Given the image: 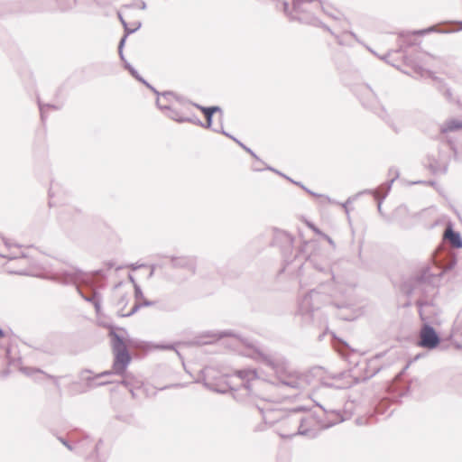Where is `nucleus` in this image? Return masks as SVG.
Listing matches in <instances>:
<instances>
[{"mask_svg": "<svg viewBox=\"0 0 462 462\" xmlns=\"http://www.w3.org/2000/svg\"><path fill=\"white\" fill-rule=\"evenodd\" d=\"M331 414L335 416V419L324 420L320 415L312 412L307 406L299 405L287 411L284 414H280V411H277V413L273 414L274 416L270 419L269 423L273 424L276 421H282L298 424L295 433L288 436L282 435V438L301 435L310 439H316L318 437L317 427L320 430H326L344 421L340 411H332Z\"/></svg>", "mask_w": 462, "mask_h": 462, "instance_id": "f257e3e1", "label": "nucleus"}, {"mask_svg": "<svg viewBox=\"0 0 462 462\" xmlns=\"http://www.w3.org/2000/svg\"><path fill=\"white\" fill-rule=\"evenodd\" d=\"M235 377L240 381L235 383L233 381H227L233 398L239 402H246L254 405L262 414L263 420L269 423V416L277 413V411L266 408L268 404L264 399L255 400L258 396L256 390L263 382L260 380L255 369H240L235 372Z\"/></svg>", "mask_w": 462, "mask_h": 462, "instance_id": "f03ea898", "label": "nucleus"}, {"mask_svg": "<svg viewBox=\"0 0 462 462\" xmlns=\"http://www.w3.org/2000/svg\"><path fill=\"white\" fill-rule=\"evenodd\" d=\"M95 275H103V270L97 269L92 271L90 273H87L82 271L78 267L71 266L68 269H57L55 270L50 280L60 283L62 285H75L78 293L81 296V298L87 302L91 303L94 308L97 317L101 315L102 308V295L97 290H94V292L91 295H87L83 292L81 288L78 285V283H84L91 288H95V283L93 281V276Z\"/></svg>", "mask_w": 462, "mask_h": 462, "instance_id": "7ed1b4c3", "label": "nucleus"}, {"mask_svg": "<svg viewBox=\"0 0 462 462\" xmlns=\"http://www.w3.org/2000/svg\"><path fill=\"white\" fill-rule=\"evenodd\" d=\"M100 325L109 329L108 337L111 340L112 352L114 355L113 369L116 375H124L132 361L130 347H137L143 342L135 338H125L127 330L125 328L116 327L111 323L101 322Z\"/></svg>", "mask_w": 462, "mask_h": 462, "instance_id": "20e7f679", "label": "nucleus"}, {"mask_svg": "<svg viewBox=\"0 0 462 462\" xmlns=\"http://www.w3.org/2000/svg\"><path fill=\"white\" fill-rule=\"evenodd\" d=\"M263 363L274 370L278 383L294 390H304L311 384L310 372L299 373L287 370V363L283 358H275L272 356L260 353Z\"/></svg>", "mask_w": 462, "mask_h": 462, "instance_id": "39448f33", "label": "nucleus"}, {"mask_svg": "<svg viewBox=\"0 0 462 462\" xmlns=\"http://www.w3.org/2000/svg\"><path fill=\"white\" fill-rule=\"evenodd\" d=\"M293 245L294 236L291 234L284 230L274 229L272 245L279 247L282 254L284 266L282 272H284L286 269L290 271L293 264L300 259L303 251H305L307 247L317 245V242L312 240L303 241L302 245L297 248L294 254Z\"/></svg>", "mask_w": 462, "mask_h": 462, "instance_id": "423d86ee", "label": "nucleus"}, {"mask_svg": "<svg viewBox=\"0 0 462 462\" xmlns=\"http://www.w3.org/2000/svg\"><path fill=\"white\" fill-rule=\"evenodd\" d=\"M352 91L365 109L373 111L381 117L387 114L384 107L381 106L376 93L369 84H356L353 87Z\"/></svg>", "mask_w": 462, "mask_h": 462, "instance_id": "0eeeda50", "label": "nucleus"}, {"mask_svg": "<svg viewBox=\"0 0 462 462\" xmlns=\"http://www.w3.org/2000/svg\"><path fill=\"white\" fill-rule=\"evenodd\" d=\"M75 445L79 448L75 449V453L79 456H85L86 459L89 462H105L106 456L101 454L99 449L103 445V439H99L97 442L87 434H84L80 439L75 440Z\"/></svg>", "mask_w": 462, "mask_h": 462, "instance_id": "6e6552de", "label": "nucleus"}, {"mask_svg": "<svg viewBox=\"0 0 462 462\" xmlns=\"http://www.w3.org/2000/svg\"><path fill=\"white\" fill-rule=\"evenodd\" d=\"M435 275L429 266L423 267L417 273L410 276L402 284V290L407 296H411L417 290H423L424 287L433 284Z\"/></svg>", "mask_w": 462, "mask_h": 462, "instance_id": "1a4fd4ad", "label": "nucleus"}, {"mask_svg": "<svg viewBox=\"0 0 462 462\" xmlns=\"http://www.w3.org/2000/svg\"><path fill=\"white\" fill-rule=\"evenodd\" d=\"M306 264L311 266L320 273L327 274L330 277V280L334 279L329 264L327 262L319 261L314 254H307L306 250L303 251L300 259L293 264L289 272L291 273H295L296 275L300 277L303 274V269Z\"/></svg>", "mask_w": 462, "mask_h": 462, "instance_id": "9d476101", "label": "nucleus"}, {"mask_svg": "<svg viewBox=\"0 0 462 462\" xmlns=\"http://www.w3.org/2000/svg\"><path fill=\"white\" fill-rule=\"evenodd\" d=\"M450 162L449 154L441 147L438 149V154H427L424 166L433 174H446Z\"/></svg>", "mask_w": 462, "mask_h": 462, "instance_id": "9b49d317", "label": "nucleus"}, {"mask_svg": "<svg viewBox=\"0 0 462 462\" xmlns=\"http://www.w3.org/2000/svg\"><path fill=\"white\" fill-rule=\"evenodd\" d=\"M2 256L8 258L5 264V270L8 273L29 275V258L25 253L21 252L20 254H16L14 252H11L8 254H2Z\"/></svg>", "mask_w": 462, "mask_h": 462, "instance_id": "f8f14e48", "label": "nucleus"}, {"mask_svg": "<svg viewBox=\"0 0 462 462\" xmlns=\"http://www.w3.org/2000/svg\"><path fill=\"white\" fill-rule=\"evenodd\" d=\"M441 342V337L434 327L429 322L424 323L420 330L418 345L423 348L433 350Z\"/></svg>", "mask_w": 462, "mask_h": 462, "instance_id": "ddd939ff", "label": "nucleus"}, {"mask_svg": "<svg viewBox=\"0 0 462 462\" xmlns=\"http://www.w3.org/2000/svg\"><path fill=\"white\" fill-rule=\"evenodd\" d=\"M314 296H319V292L316 289H311L298 303V313L307 323L312 321L313 312L319 309V306L313 302Z\"/></svg>", "mask_w": 462, "mask_h": 462, "instance_id": "4468645a", "label": "nucleus"}, {"mask_svg": "<svg viewBox=\"0 0 462 462\" xmlns=\"http://www.w3.org/2000/svg\"><path fill=\"white\" fill-rule=\"evenodd\" d=\"M172 268L189 272L192 275L197 273V257L194 255L170 256Z\"/></svg>", "mask_w": 462, "mask_h": 462, "instance_id": "2eb2a0df", "label": "nucleus"}, {"mask_svg": "<svg viewBox=\"0 0 462 462\" xmlns=\"http://www.w3.org/2000/svg\"><path fill=\"white\" fill-rule=\"evenodd\" d=\"M92 371L89 369H83L79 373V378L85 383L86 389L81 391L82 393L87 392L88 390L103 386L111 383V381H98L100 377H97V374L91 375Z\"/></svg>", "mask_w": 462, "mask_h": 462, "instance_id": "dca6fc26", "label": "nucleus"}, {"mask_svg": "<svg viewBox=\"0 0 462 462\" xmlns=\"http://www.w3.org/2000/svg\"><path fill=\"white\" fill-rule=\"evenodd\" d=\"M415 72L420 74L421 77L427 76L437 80L439 91L443 94V96L446 97L448 101L451 102L453 100L451 89L441 79L435 77L434 73L431 70L425 69L422 67H417L415 69Z\"/></svg>", "mask_w": 462, "mask_h": 462, "instance_id": "f3484780", "label": "nucleus"}, {"mask_svg": "<svg viewBox=\"0 0 462 462\" xmlns=\"http://www.w3.org/2000/svg\"><path fill=\"white\" fill-rule=\"evenodd\" d=\"M37 103L42 124H45L47 120V112L49 110H60L62 107V100L59 99L56 102L46 101L43 97L40 95H37Z\"/></svg>", "mask_w": 462, "mask_h": 462, "instance_id": "a211bd4d", "label": "nucleus"}, {"mask_svg": "<svg viewBox=\"0 0 462 462\" xmlns=\"http://www.w3.org/2000/svg\"><path fill=\"white\" fill-rule=\"evenodd\" d=\"M276 2V9L282 10L284 15L288 18L290 22H298L302 24L305 17H300L299 15L293 13V0L291 1V5L289 0H274Z\"/></svg>", "mask_w": 462, "mask_h": 462, "instance_id": "6ab92c4d", "label": "nucleus"}, {"mask_svg": "<svg viewBox=\"0 0 462 462\" xmlns=\"http://www.w3.org/2000/svg\"><path fill=\"white\" fill-rule=\"evenodd\" d=\"M384 356V353H380L375 355L373 358L369 359L366 363V366L364 370V376L359 377L360 383H365L367 380L374 377L375 374H377L383 368L382 365H376L375 362L383 357Z\"/></svg>", "mask_w": 462, "mask_h": 462, "instance_id": "aec40b11", "label": "nucleus"}, {"mask_svg": "<svg viewBox=\"0 0 462 462\" xmlns=\"http://www.w3.org/2000/svg\"><path fill=\"white\" fill-rule=\"evenodd\" d=\"M329 379L334 380L336 383H350L351 387L360 383V379L358 376H352L350 370H344L338 373L330 374L328 375Z\"/></svg>", "mask_w": 462, "mask_h": 462, "instance_id": "412c9836", "label": "nucleus"}, {"mask_svg": "<svg viewBox=\"0 0 462 462\" xmlns=\"http://www.w3.org/2000/svg\"><path fill=\"white\" fill-rule=\"evenodd\" d=\"M156 106L164 112V114L173 121L180 123L181 119H184L185 116H182L180 111L176 108H173L171 105L165 104L162 105L160 100V97H157L155 101Z\"/></svg>", "mask_w": 462, "mask_h": 462, "instance_id": "4be33fe9", "label": "nucleus"}, {"mask_svg": "<svg viewBox=\"0 0 462 462\" xmlns=\"http://www.w3.org/2000/svg\"><path fill=\"white\" fill-rule=\"evenodd\" d=\"M125 69L128 70L130 75L134 78L137 81L143 84L147 88H149L151 91H152L156 97H160V92L152 86L151 85L146 79H144L139 72L129 63L128 61H125Z\"/></svg>", "mask_w": 462, "mask_h": 462, "instance_id": "5701e85b", "label": "nucleus"}, {"mask_svg": "<svg viewBox=\"0 0 462 462\" xmlns=\"http://www.w3.org/2000/svg\"><path fill=\"white\" fill-rule=\"evenodd\" d=\"M445 237L450 242L454 248H462V236L458 231L454 230L451 225L446 228Z\"/></svg>", "mask_w": 462, "mask_h": 462, "instance_id": "b1692460", "label": "nucleus"}, {"mask_svg": "<svg viewBox=\"0 0 462 462\" xmlns=\"http://www.w3.org/2000/svg\"><path fill=\"white\" fill-rule=\"evenodd\" d=\"M317 0H293V13L300 17L316 16L305 7L306 4H311Z\"/></svg>", "mask_w": 462, "mask_h": 462, "instance_id": "393cba45", "label": "nucleus"}, {"mask_svg": "<svg viewBox=\"0 0 462 462\" xmlns=\"http://www.w3.org/2000/svg\"><path fill=\"white\" fill-rule=\"evenodd\" d=\"M462 129V120L457 118H451L446 120L442 125H440L439 132L441 134H448L457 132Z\"/></svg>", "mask_w": 462, "mask_h": 462, "instance_id": "a878e982", "label": "nucleus"}, {"mask_svg": "<svg viewBox=\"0 0 462 462\" xmlns=\"http://www.w3.org/2000/svg\"><path fill=\"white\" fill-rule=\"evenodd\" d=\"M62 203L61 192L57 184H51L49 189V206L50 208L58 206Z\"/></svg>", "mask_w": 462, "mask_h": 462, "instance_id": "bb28decb", "label": "nucleus"}, {"mask_svg": "<svg viewBox=\"0 0 462 462\" xmlns=\"http://www.w3.org/2000/svg\"><path fill=\"white\" fill-rule=\"evenodd\" d=\"M417 34H413L412 32H401L399 33L400 45L399 48L394 51L395 52H402L403 47H410L415 44L413 37Z\"/></svg>", "mask_w": 462, "mask_h": 462, "instance_id": "cd10ccee", "label": "nucleus"}, {"mask_svg": "<svg viewBox=\"0 0 462 462\" xmlns=\"http://www.w3.org/2000/svg\"><path fill=\"white\" fill-rule=\"evenodd\" d=\"M388 176L391 177V179L385 182L383 187L384 188L385 191L383 193V198H386L388 193L391 190V188L393 184V182L400 177V171L398 168L392 166L388 170Z\"/></svg>", "mask_w": 462, "mask_h": 462, "instance_id": "c85d7f7f", "label": "nucleus"}, {"mask_svg": "<svg viewBox=\"0 0 462 462\" xmlns=\"http://www.w3.org/2000/svg\"><path fill=\"white\" fill-rule=\"evenodd\" d=\"M302 24L310 25L318 28H322L325 31L328 32L331 35H335V32L331 30L329 26L325 24L317 16H307L305 17Z\"/></svg>", "mask_w": 462, "mask_h": 462, "instance_id": "c756f323", "label": "nucleus"}, {"mask_svg": "<svg viewBox=\"0 0 462 462\" xmlns=\"http://www.w3.org/2000/svg\"><path fill=\"white\" fill-rule=\"evenodd\" d=\"M458 32V30H451V29H439L438 25H431L424 29L412 31L413 34H417L418 36H424L426 34L431 33V32H438V33H451Z\"/></svg>", "mask_w": 462, "mask_h": 462, "instance_id": "7c9ffc66", "label": "nucleus"}, {"mask_svg": "<svg viewBox=\"0 0 462 462\" xmlns=\"http://www.w3.org/2000/svg\"><path fill=\"white\" fill-rule=\"evenodd\" d=\"M38 375H42L45 378L51 379L53 381L56 388L59 390L60 389L59 377L48 374L40 368H34V367L31 366V379L37 381L39 379Z\"/></svg>", "mask_w": 462, "mask_h": 462, "instance_id": "2f4dec72", "label": "nucleus"}, {"mask_svg": "<svg viewBox=\"0 0 462 462\" xmlns=\"http://www.w3.org/2000/svg\"><path fill=\"white\" fill-rule=\"evenodd\" d=\"M117 16H118V19H119V21L121 22V23L123 25V28H124V35L123 36H125V39H127V37L130 34L135 32L136 31H138L142 27V23L137 21V22L133 23L134 27V28H130L129 24L124 19V17H123L121 13L118 12L117 13Z\"/></svg>", "mask_w": 462, "mask_h": 462, "instance_id": "473e14b6", "label": "nucleus"}, {"mask_svg": "<svg viewBox=\"0 0 462 462\" xmlns=\"http://www.w3.org/2000/svg\"><path fill=\"white\" fill-rule=\"evenodd\" d=\"M75 213H79L75 208L66 205L59 212V219L62 222L75 219Z\"/></svg>", "mask_w": 462, "mask_h": 462, "instance_id": "72a5a7b5", "label": "nucleus"}, {"mask_svg": "<svg viewBox=\"0 0 462 462\" xmlns=\"http://www.w3.org/2000/svg\"><path fill=\"white\" fill-rule=\"evenodd\" d=\"M389 402L386 399H382L378 402V403L374 407V412L377 417L385 415V417H389L393 414V410H392L389 413L387 411L389 409Z\"/></svg>", "mask_w": 462, "mask_h": 462, "instance_id": "f704fd0d", "label": "nucleus"}, {"mask_svg": "<svg viewBox=\"0 0 462 462\" xmlns=\"http://www.w3.org/2000/svg\"><path fill=\"white\" fill-rule=\"evenodd\" d=\"M317 2L319 3V6L320 8V10L328 16L335 19V20H338L339 17L337 15V14L338 13L337 10H334L332 8L331 5H329L328 3H326L325 1L323 0H317Z\"/></svg>", "mask_w": 462, "mask_h": 462, "instance_id": "c9c22d12", "label": "nucleus"}, {"mask_svg": "<svg viewBox=\"0 0 462 462\" xmlns=\"http://www.w3.org/2000/svg\"><path fill=\"white\" fill-rule=\"evenodd\" d=\"M79 3V0H57V7L62 13L71 11Z\"/></svg>", "mask_w": 462, "mask_h": 462, "instance_id": "e433bc0d", "label": "nucleus"}, {"mask_svg": "<svg viewBox=\"0 0 462 462\" xmlns=\"http://www.w3.org/2000/svg\"><path fill=\"white\" fill-rule=\"evenodd\" d=\"M321 384L324 387L330 388V389L343 390V389H349V388H351V383H336L334 382H328V381H327L325 379L321 380Z\"/></svg>", "mask_w": 462, "mask_h": 462, "instance_id": "4c0bfd02", "label": "nucleus"}, {"mask_svg": "<svg viewBox=\"0 0 462 462\" xmlns=\"http://www.w3.org/2000/svg\"><path fill=\"white\" fill-rule=\"evenodd\" d=\"M233 140L236 143H237L244 151H245L247 153H249L253 158H254L257 162H259L261 164H265L257 155L256 153L249 147H247L244 143H242L240 140H238L236 137L233 135V138H230Z\"/></svg>", "mask_w": 462, "mask_h": 462, "instance_id": "58836bf2", "label": "nucleus"}, {"mask_svg": "<svg viewBox=\"0 0 462 462\" xmlns=\"http://www.w3.org/2000/svg\"><path fill=\"white\" fill-rule=\"evenodd\" d=\"M227 381H233V379L231 377H229V376H226L224 383L221 386H219L218 388H215V389L211 388L210 384L208 383H207V382L204 383V385L207 388H208L210 390H213V391H215V392H217L218 393L226 394L227 393H230L229 387H228V385L226 383Z\"/></svg>", "mask_w": 462, "mask_h": 462, "instance_id": "ea45409f", "label": "nucleus"}, {"mask_svg": "<svg viewBox=\"0 0 462 462\" xmlns=\"http://www.w3.org/2000/svg\"><path fill=\"white\" fill-rule=\"evenodd\" d=\"M141 308H142V305H140L139 302H135L134 304V306L131 308L130 311H128V312H124L123 310H118L117 316L121 317V318L131 317V316L134 315Z\"/></svg>", "mask_w": 462, "mask_h": 462, "instance_id": "a19ab883", "label": "nucleus"}, {"mask_svg": "<svg viewBox=\"0 0 462 462\" xmlns=\"http://www.w3.org/2000/svg\"><path fill=\"white\" fill-rule=\"evenodd\" d=\"M58 440L64 445L69 451L75 452V449L79 448V445H75V440H68L66 438L62 436H57Z\"/></svg>", "mask_w": 462, "mask_h": 462, "instance_id": "79ce46f5", "label": "nucleus"}, {"mask_svg": "<svg viewBox=\"0 0 462 462\" xmlns=\"http://www.w3.org/2000/svg\"><path fill=\"white\" fill-rule=\"evenodd\" d=\"M162 97L163 99L167 102V104L170 105V103L171 102L172 99H175L177 101H181V97L180 96H178L177 94H175L174 92L172 91H163V92H160V97Z\"/></svg>", "mask_w": 462, "mask_h": 462, "instance_id": "37998d69", "label": "nucleus"}, {"mask_svg": "<svg viewBox=\"0 0 462 462\" xmlns=\"http://www.w3.org/2000/svg\"><path fill=\"white\" fill-rule=\"evenodd\" d=\"M373 190H370V189H365L358 194H356V196L354 197H349L344 203H341L340 205L342 206V208L345 209V212L346 215H348L349 213V205L360 195V194H363V193H372Z\"/></svg>", "mask_w": 462, "mask_h": 462, "instance_id": "c03bdc74", "label": "nucleus"}, {"mask_svg": "<svg viewBox=\"0 0 462 462\" xmlns=\"http://www.w3.org/2000/svg\"><path fill=\"white\" fill-rule=\"evenodd\" d=\"M180 123H191L200 127L204 125V123L194 113L189 116H185L184 119L180 120Z\"/></svg>", "mask_w": 462, "mask_h": 462, "instance_id": "a18cd8bd", "label": "nucleus"}, {"mask_svg": "<svg viewBox=\"0 0 462 462\" xmlns=\"http://www.w3.org/2000/svg\"><path fill=\"white\" fill-rule=\"evenodd\" d=\"M295 185L300 187L303 190H305L308 194L311 195L312 197H324L322 194H319L317 192H314L308 189L306 186H304L301 182H294ZM325 198L328 199L330 203H335L328 196H325Z\"/></svg>", "mask_w": 462, "mask_h": 462, "instance_id": "49530a36", "label": "nucleus"}, {"mask_svg": "<svg viewBox=\"0 0 462 462\" xmlns=\"http://www.w3.org/2000/svg\"><path fill=\"white\" fill-rule=\"evenodd\" d=\"M125 42H126V39H125V36H123L120 41H119V43H118V55L120 57V60L123 61L124 63V66L125 65V61L126 59L125 58V55H124V47H125Z\"/></svg>", "mask_w": 462, "mask_h": 462, "instance_id": "de8ad7c7", "label": "nucleus"}, {"mask_svg": "<svg viewBox=\"0 0 462 462\" xmlns=\"http://www.w3.org/2000/svg\"><path fill=\"white\" fill-rule=\"evenodd\" d=\"M116 419L127 424H131L134 420V415L132 413L117 414Z\"/></svg>", "mask_w": 462, "mask_h": 462, "instance_id": "09e8293b", "label": "nucleus"}, {"mask_svg": "<svg viewBox=\"0 0 462 462\" xmlns=\"http://www.w3.org/2000/svg\"><path fill=\"white\" fill-rule=\"evenodd\" d=\"M124 378L118 382L119 384L124 385L126 389L133 386V377H130L126 373L123 375Z\"/></svg>", "mask_w": 462, "mask_h": 462, "instance_id": "8fccbe9b", "label": "nucleus"}, {"mask_svg": "<svg viewBox=\"0 0 462 462\" xmlns=\"http://www.w3.org/2000/svg\"><path fill=\"white\" fill-rule=\"evenodd\" d=\"M128 304V296L127 294H123L120 296V298L117 300L116 306L119 307V310H125V308Z\"/></svg>", "mask_w": 462, "mask_h": 462, "instance_id": "3c124183", "label": "nucleus"}, {"mask_svg": "<svg viewBox=\"0 0 462 462\" xmlns=\"http://www.w3.org/2000/svg\"><path fill=\"white\" fill-rule=\"evenodd\" d=\"M206 117V122L204 123V125H202L203 128L206 129H211L212 130V125H213V115L208 112L204 115Z\"/></svg>", "mask_w": 462, "mask_h": 462, "instance_id": "603ef678", "label": "nucleus"}, {"mask_svg": "<svg viewBox=\"0 0 462 462\" xmlns=\"http://www.w3.org/2000/svg\"><path fill=\"white\" fill-rule=\"evenodd\" d=\"M252 170L254 171H262L263 170H267V171H273L274 173L280 175V176H284V173L281 172L280 171L274 169L273 167L272 166H265L263 169V168H259V167H255V166H253Z\"/></svg>", "mask_w": 462, "mask_h": 462, "instance_id": "864d4df0", "label": "nucleus"}, {"mask_svg": "<svg viewBox=\"0 0 462 462\" xmlns=\"http://www.w3.org/2000/svg\"><path fill=\"white\" fill-rule=\"evenodd\" d=\"M208 114L210 113L214 116L215 113L218 112L220 114V121L222 122L223 120V110L220 106H208V110L207 111Z\"/></svg>", "mask_w": 462, "mask_h": 462, "instance_id": "5fc2aeb1", "label": "nucleus"}, {"mask_svg": "<svg viewBox=\"0 0 462 462\" xmlns=\"http://www.w3.org/2000/svg\"><path fill=\"white\" fill-rule=\"evenodd\" d=\"M134 294L135 300H140V299L143 298V293L142 288L140 287V285L138 283H134Z\"/></svg>", "mask_w": 462, "mask_h": 462, "instance_id": "6e6d98bb", "label": "nucleus"}, {"mask_svg": "<svg viewBox=\"0 0 462 462\" xmlns=\"http://www.w3.org/2000/svg\"><path fill=\"white\" fill-rule=\"evenodd\" d=\"M319 407L322 409L323 411V414L320 415L321 418L324 420H333L335 419V416L331 414V411H327L324 407H322L321 405H319Z\"/></svg>", "mask_w": 462, "mask_h": 462, "instance_id": "4d7b16f0", "label": "nucleus"}, {"mask_svg": "<svg viewBox=\"0 0 462 462\" xmlns=\"http://www.w3.org/2000/svg\"><path fill=\"white\" fill-rule=\"evenodd\" d=\"M20 363L21 359L19 358L17 361H13V365L19 367V370L25 375H29V368L26 366H20Z\"/></svg>", "mask_w": 462, "mask_h": 462, "instance_id": "13d9d810", "label": "nucleus"}, {"mask_svg": "<svg viewBox=\"0 0 462 462\" xmlns=\"http://www.w3.org/2000/svg\"><path fill=\"white\" fill-rule=\"evenodd\" d=\"M212 131L215 132V133H219V134H222L223 135L228 137V138H233V135L227 132H226L223 128V125L221 124L220 127L219 128H212Z\"/></svg>", "mask_w": 462, "mask_h": 462, "instance_id": "bf43d9fd", "label": "nucleus"}, {"mask_svg": "<svg viewBox=\"0 0 462 462\" xmlns=\"http://www.w3.org/2000/svg\"><path fill=\"white\" fill-rule=\"evenodd\" d=\"M307 225L317 235L321 236L323 234V232L318 226H316L312 222L308 221Z\"/></svg>", "mask_w": 462, "mask_h": 462, "instance_id": "052dcab7", "label": "nucleus"}, {"mask_svg": "<svg viewBox=\"0 0 462 462\" xmlns=\"http://www.w3.org/2000/svg\"><path fill=\"white\" fill-rule=\"evenodd\" d=\"M112 374H116L113 368H112V370H106V371L101 372L99 374H97V377L102 378V377L112 375Z\"/></svg>", "mask_w": 462, "mask_h": 462, "instance_id": "680f3d73", "label": "nucleus"}, {"mask_svg": "<svg viewBox=\"0 0 462 462\" xmlns=\"http://www.w3.org/2000/svg\"><path fill=\"white\" fill-rule=\"evenodd\" d=\"M333 36L336 38L337 42L339 45H342V46H343V45H346V41L344 40V37H345V36H344V34H343L342 36H340V35H337V34H336V33H335V35H333Z\"/></svg>", "mask_w": 462, "mask_h": 462, "instance_id": "e2e57ef3", "label": "nucleus"}, {"mask_svg": "<svg viewBox=\"0 0 462 462\" xmlns=\"http://www.w3.org/2000/svg\"><path fill=\"white\" fill-rule=\"evenodd\" d=\"M192 105L198 108L199 110H200L203 115H205L207 113V111L208 110V106H201L199 104H197V103H192Z\"/></svg>", "mask_w": 462, "mask_h": 462, "instance_id": "0e129e2a", "label": "nucleus"}, {"mask_svg": "<svg viewBox=\"0 0 462 462\" xmlns=\"http://www.w3.org/2000/svg\"><path fill=\"white\" fill-rule=\"evenodd\" d=\"M235 336L234 333L230 330H224V331H221L220 334H219V338H222L224 337H233Z\"/></svg>", "mask_w": 462, "mask_h": 462, "instance_id": "69168bd1", "label": "nucleus"}, {"mask_svg": "<svg viewBox=\"0 0 462 462\" xmlns=\"http://www.w3.org/2000/svg\"><path fill=\"white\" fill-rule=\"evenodd\" d=\"M139 303H140V305H142V308L153 306L155 304L154 301L149 300H144L143 302H139Z\"/></svg>", "mask_w": 462, "mask_h": 462, "instance_id": "338daca9", "label": "nucleus"}, {"mask_svg": "<svg viewBox=\"0 0 462 462\" xmlns=\"http://www.w3.org/2000/svg\"><path fill=\"white\" fill-rule=\"evenodd\" d=\"M136 7H138L141 10H145L147 8V5L143 0H139L136 4Z\"/></svg>", "mask_w": 462, "mask_h": 462, "instance_id": "774afa93", "label": "nucleus"}]
</instances>
